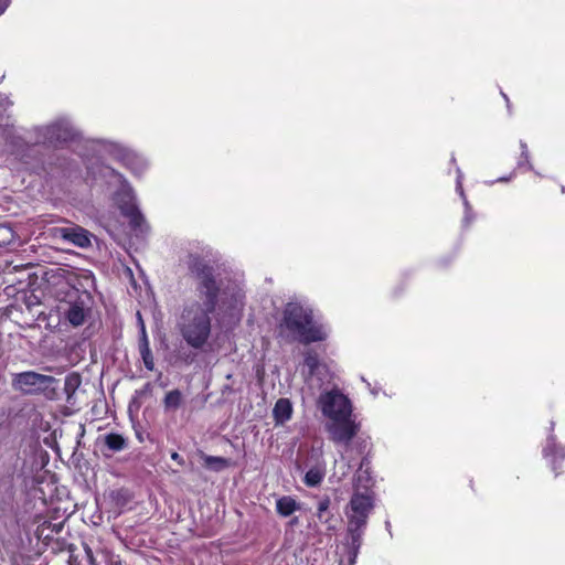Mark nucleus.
<instances>
[{"mask_svg": "<svg viewBox=\"0 0 565 565\" xmlns=\"http://www.w3.org/2000/svg\"><path fill=\"white\" fill-rule=\"evenodd\" d=\"M188 267L199 280L198 289L204 295L205 300L203 303L195 301L185 306L180 316L178 328L189 347L206 352L211 348V315L215 310L220 288L213 275V267L200 256L190 255Z\"/></svg>", "mask_w": 565, "mask_h": 565, "instance_id": "obj_1", "label": "nucleus"}, {"mask_svg": "<svg viewBox=\"0 0 565 565\" xmlns=\"http://www.w3.org/2000/svg\"><path fill=\"white\" fill-rule=\"evenodd\" d=\"M280 327L288 330L295 340L306 344L326 339L322 327L313 321L312 310L298 302L286 305Z\"/></svg>", "mask_w": 565, "mask_h": 565, "instance_id": "obj_2", "label": "nucleus"}, {"mask_svg": "<svg viewBox=\"0 0 565 565\" xmlns=\"http://www.w3.org/2000/svg\"><path fill=\"white\" fill-rule=\"evenodd\" d=\"M30 136L34 145L56 147L60 143L74 139L75 131L70 122L62 120L43 127H35Z\"/></svg>", "mask_w": 565, "mask_h": 565, "instance_id": "obj_3", "label": "nucleus"}, {"mask_svg": "<svg viewBox=\"0 0 565 565\" xmlns=\"http://www.w3.org/2000/svg\"><path fill=\"white\" fill-rule=\"evenodd\" d=\"M317 405L329 420L353 413L350 398L337 387L321 392Z\"/></svg>", "mask_w": 565, "mask_h": 565, "instance_id": "obj_4", "label": "nucleus"}, {"mask_svg": "<svg viewBox=\"0 0 565 565\" xmlns=\"http://www.w3.org/2000/svg\"><path fill=\"white\" fill-rule=\"evenodd\" d=\"M326 430L331 441L348 447L360 430V423L352 415H345L329 420Z\"/></svg>", "mask_w": 565, "mask_h": 565, "instance_id": "obj_5", "label": "nucleus"}, {"mask_svg": "<svg viewBox=\"0 0 565 565\" xmlns=\"http://www.w3.org/2000/svg\"><path fill=\"white\" fill-rule=\"evenodd\" d=\"M54 382L53 376L25 371L13 375L12 386L22 394L35 395L46 391Z\"/></svg>", "mask_w": 565, "mask_h": 565, "instance_id": "obj_6", "label": "nucleus"}, {"mask_svg": "<svg viewBox=\"0 0 565 565\" xmlns=\"http://www.w3.org/2000/svg\"><path fill=\"white\" fill-rule=\"evenodd\" d=\"M120 195L118 204L121 214L129 220V224L135 231L143 232L146 220L136 204L132 190L130 188L124 189Z\"/></svg>", "mask_w": 565, "mask_h": 565, "instance_id": "obj_7", "label": "nucleus"}, {"mask_svg": "<svg viewBox=\"0 0 565 565\" xmlns=\"http://www.w3.org/2000/svg\"><path fill=\"white\" fill-rule=\"evenodd\" d=\"M71 297V300L66 302V307L63 309V315L66 321L73 327H79L85 322L87 315L89 313V307L87 303L88 295H79L78 290H75Z\"/></svg>", "mask_w": 565, "mask_h": 565, "instance_id": "obj_8", "label": "nucleus"}, {"mask_svg": "<svg viewBox=\"0 0 565 565\" xmlns=\"http://www.w3.org/2000/svg\"><path fill=\"white\" fill-rule=\"evenodd\" d=\"M367 523L348 520L345 548L348 553V564L355 565L360 548L363 542V535Z\"/></svg>", "mask_w": 565, "mask_h": 565, "instance_id": "obj_9", "label": "nucleus"}, {"mask_svg": "<svg viewBox=\"0 0 565 565\" xmlns=\"http://www.w3.org/2000/svg\"><path fill=\"white\" fill-rule=\"evenodd\" d=\"M373 510V500L369 494L355 492L350 500L348 520L367 523L370 513Z\"/></svg>", "mask_w": 565, "mask_h": 565, "instance_id": "obj_10", "label": "nucleus"}, {"mask_svg": "<svg viewBox=\"0 0 565 565\" xmlns=\"http://www.w3.org/2000/svg\"><path fill=\"white\" fill-rule=\"evenodd\" d=\"M109 150L116 154L119 159H121L127 167L131 169L135 173H141L146 168V162L138 158L137 156L129 153L121 149L119 146L115 143H108Z\"/></svg>", "mask_w": 565, "mask_h": 565, "instance_id": "obj_11", "label": "nucleus"}, {"mask_svg": "<svg viewBox=\"0 0 565 565\" xmlns=\"http://www.w3.org/2000/svg\"><path fill=\"white\" fill-rule=\"evenodd\" d=\"M62 238L73 243L78 247H88L90 238L88 232L82 227H64L60 230Z\"/></svg>", "mask_w": 565, "mask_h": 565, "instance_id": "obj_12", "label": "nucleus"}, {"mask_svg": "<svg viewBox=\"0 0 565 565\" xmlns=\"http://www.w3.org/2000/svg\"><path fill=\"white\" fill-rule=\"evenodd\" d=\"M543 454L544 457L552 458L551 465L554 470H556V462H561L565 458V449L556 444V437L553 434L547 437Z\"/></svg>", "mask_w": 565, "mask_h": 565, "instance_id": "obj_13", "label": "nucleus"}, {"mask_svg": "<svg viewBox=\"0 0 565 565\" xmlns=\"http://www.w3.org/2000/svg\"><path fill=\"white\" fill-rule=\"evenodd\" d=\"M292 404L288 398H279L273 409V417L276 425H284L292 416Z\"/></svg>", "mask_w": 565, "mask_h": 565, "instance_id": "obj_14", "label": "nucleus"}, {"mask_svg": "<svg viewBox=\"0 0 565 565\" xmlns=\"http://www.w3.org/2000/svg\"><path fill=\"white\" fill-rule=\"evenodd\" d=\"M139 353L141 355L145 367L148 371H152L154 369V360L149 345V339L145 324L141 326V332L139 337Z\"/></svg>", "mask_w": 565, "mask_h": 565, "instance_id": "obj_15", "label": "nucleus"}, {"mask_svg": "<svg viewBox=\"0 0 565 565\" xmlns=\"http://www.w3.org/2000/svg\"><path fill=\"white\" fill-rule=\"evenodd\" d=\"M300 509V504L290 495H284L276 501V511L280 516H290Z\"/></svg>", "mask_w": 565, "mask_h": 565, "instance_id": "obj_16", "label": "nucleus"}, {"mask_svg": "<svg viewBox=\"0 0 565 565\" xmlns=\"http://www.w3.org/2000/svg\"><path fill=\"white\" fill-rule=\"evenodd\" d=\"M104 444L111 454L122 451L128 447L127 439L116 433L106 434L104 436Z\"/></svg>", "mask_w": 565, "mask_h": 565, "instance_id": "obj_17", "label": "nucleus"}, {"mask_svg": "<svg viewBox=\"0 0 565 565\" xmlns=\"http://www.w3.org/2000/svg\"><path fill=\"white\" fill-rule=\"evenodd\" d=\"M305 366L308 369V376L313 377L316 372L324 370V363H321L316 351L308 350L305 352Z\"/></svg>", "mask_w": 565, "mask_h": 565, "instance_id": "obj_18", "label": "nucleus"}, {"mask_svg": "<svg viewBox=\"0 0 565 565\" xmlns=\"http://www.w3.org/2000/svg\"><path fill=\"white\" fill-rule=\"evenodd\" d=\"M183 402V394L180 390L169 391L163 398V407L166 412L177 411Z\"/></svg>", "mask_w": 565, "mask_h": 565, "instance_id": "obj_19", "label": "nucleus"}, {"mask_svg": "<svg viewBox=\"0 0 565 565\" xmlns=\"http://www.w3.org/2000/svg\"><path fill=\"white\" fill-rule=\"evenodd\" d=\"M333 375L330 372L327 364H324L323 371H317L313 377L308 376L307 383L310 388L313 386V382H318V388H321L323 385L330 384L332 382Z\"/></svg>", "mask_w": 565, "mask_h": 565, "instance_id": "obj_20", "label": "nucleus"}, {"mask_svg": "<svg viewBox=\"0 0 565 565\" xmlns=\"http://www.w3.org/2000/svg\"><path fill=\"white\" fill-rule=\"evenodd\" d=\"M204 466L213 471H222L230 466V460L217 456H204Z\"/></svg>", "mask_w": 565, "mask_h": 565, "instance_id": "obj_21", "label": "nucleus"}, {"mask_svg": "<svg viewBox=\"0 0 565 565\" xmlns=\"http://www.w3.org/2000/svg\"><path fill=\"white\" fill-rule=\"evenodd\" d=\"M323 477V470L320 468H311L306 472L303 481L308 487H317L321 483Z\"/></svg>", "mask_w": 565, "mask_h": 565, "instance_id": "obj_22", "label": "nucleus"}, {"mask_svg": "<svg viewBox=\"0 0 565 565\" xmlns=\"http://www.w3.org/2000/svg\"><path fill=\"white\" fill-rule=\"evenodd\" d=\"M330 499L328 497L321 499L317 508V518L320 522L328 524L331 515L329 513Z\"/></svg>", "mask_w": 565, "mask_h": 565, "instance_id": "obj_23", "label": "nucleus"}, {"mask_svg": "<svg viewBox=\"0 0 565 565\" xmlns=\"http://www.w3.org/2000/svg\"><path fill=\"white\" fill-rule=\"evenodd\" d=\"M15 239V233L9 224H0V247L10 245Z\"/></svg>", "mask_w": 565, "mask_h": 565, "instance_id": "obj_24", "label": "nucleus"}, {"mask_svg": "<svg viewBox=\"0 0 565 565\" xmlns=\"http://www.w3.org/2000/svg\"><path fill=\"white\" fill-rule=\"evenodd\" d=\"M457 172H458V177H457V190L459 191L460 195L463 198V203H465V206H466L465 223H466V224H468V223L470 222V218H469V210H470V206H469V203H468V201L466 200L465 194H463V190H462V185H461V178H462V174H461L460 169H457Z\"/></svg>", "mask_w": 565, "mask_h": 565, "instance_id": "obj_25", "label": "nucleus"}, {"mask_svg": "<svg viewBox=\"0 0 565 565\" xmlns=\"http://www.w3.org/2000/svg\"><path fill=\"white\" fill-rule=\"evenodd\" d=\"M520 147H521L522 152H521V160L518 163L519 167H521L525 162L527 164V168L532 169L526 143L524 141H520Z\"/></svg>", "mask_w": 565, "mask_h": 565, "instance_id": "obj_26", "label": "nucleus"}, {"mask_svg": "<svg viewBox=\"0 0 565 565\" xmlns=\"http://www.w3.org/2000/svg\"><path fill=\"white\" fill-rule=\"evenodd\" d=\"M367 463H369L367 459L363 458L362 461H361L360 468L358 470L356 481L361 482L362 479H364V478H365L366 481L370 480V476H369L367 470H363V467L367 466Z\"/></svg>", "mask_w": 565, "mask_h": 565, "instance_id": "obj_27", "label": "nucleus"}, {"mask_svg": "<svg viewBox=\"0 0 565 565\" xmlns=\"http://www.w3.org/2000/svg\"><path fill=\"white\" fill-rule=\"evenodd\" d=\"M79 384V379L77 375H71V376H67L66 377V381H65V390L68 392V391H74L75 387Z\"/></svg>", "mask_w": 565, "mask_h": 565, "instance_id": "obj_28", "label": "nucleus"}, {"mask_svg": "<svg viewBox=\"0 0 565 565\" xmlns=\"http://www.w3.org/2000/svg\"><path fill=\"white\" fill-rule=\"evenodd\" d=\"M84 552H85V555H84L83 559H85V562L88 565H96V561H95L93 551L87 544H84Z\"/></svg>", "mask_w": 565, "mask_h": 565, "instance_id": "obj_29", "label": "nucleus"}, {"mask_svg": "<svg viewBox=\"0 0 565 565\" xmlns=\"http://www.w3.org/2000/svg\"><path fill=\"white\" fill-rule=\"evenodd\" d=\"M83 558H79V555L74 554L72 550L70 551L68 565H83Z\"/></svg>", "mask_w": 565, "mask_h": 565, "instance_id": "obj_30", "label": "nucleus"}, {"mask_svg": "<svg viewBox=\"0 0 565 565\" xmlns=\"http://www.w3.org/2000/svg\"><path fill=\"white\" fill-rule=\"evenodd\" d=\"M10 0H0V15L4 12L9 6Z\"/></svg>", "mask_w": 565, "mask_h": 565, "instance_id": "obj_31", "label": "nucleus"}, {"mask_svg": "<svg viewBox=\"0 0 565 565\" xmlns=\"http://www.w3.org/2000/svg\"><path fill=\"white\" fill-rule=\"evenodd\" d=\"M171 458H172L174 461H181V457H180V455H179L178 452H173V454L171 455Z\"/></svg>", "mask_w": 565, "mask_h": 565, "instance_id": "obj_32", "label": "nucleus"}, {"mask_svg": "<svg viewBox=\"0 0 565 565\" xmlns=\"http://www.w3.org/2000/svg\"><path fill=\"white\" fill-rule=\"evenodd\" d=\"M501 95H502V97L504 98V100L507 102V106H508V108H510V99H509V97H508V96H507V94H504L503 92H501Z\"/></svg>", "mask_w": 565, "mask_h": 565, "instance_id": "obj_33", "label": "nucleus"}, {"mask_svg": "<svg viewBox=\"0 0 565 565\" xmlns=\"http://www.w3.org/2000/svg\"><path fill=\"white\" fill-rule=\"evenodd\" d=\"M137 316H138V322H140V327H141V326H142V324H145V323H143V321H142V319H141V315H140V312H138V313H137Z\"/></svg>", "mask_w": 565, "mask_h": 565, "instance_id": "obj_34", "label": "nucleus"}, {"mask_svg": "<svg viewBox=\"0 0 565 565\" xmlns=\"http://www.w3.org/2000/svg\"><path fill=\"white\" fill-rule=\"evenodd\" d=\"M385 526H386L387 531L391 533V523H390V521L385 522Z\"/></svg>", "mask_w": 565, "mask_h": 565, "instance_id": "obj_35", "label": "nucleus"}, {"mask_svg": "<svg viewBox=\"0 0 565 565\" xmlns=\"http://www.w3.org/2000/svg\"><path fill=\"white\" fill-rule=\"evenodd\" d=\"M104 170L106 171V172H105V174H106L107 172H114V170H113V169H110L109 167H105V168H104Z\"/></svg>", "mask_w": 565, "mask_h": 565, "instance_id": "obj_36", "label": "nucleus"}, {"mask_svg": "<svg viewBox=\"0 0 565 565\" xmlns=\"http://www.w3.org/2000/svg\"><path fill=\"white\" fill-rule=\"evenodd\" d=\"M290 523H291L292 525L297 524V523H298V518L292 519V520L290 521Z\"/></svg>", "mask_w": 565, "mask_h": 565, "instance_id": "obj_37", "label": "nucleus"}, {"mask_svg": "<svg viewBox=\"0 0 565 565\" xmlns=\"http://www.w3.org/2000/svg\"><path fill=\"white\" fill-rule=\"evenodd\" d=\"M554 425H555V423H554V422H551V429H552V430L554 429Z\"/></svg>", "mask_w": 565, "mask_h": 565, "instance_id": "obj_38", "label": "nucleus"}, {"mask_svg": "<svg viewBox=\"0 0 565 565\" xmlns=\"http://www.w3.org/2000/svg\"><path fill=\"white\" fill-rule=\"evenodd\" d=\"M562 192L565 193V186H562Z\"/></svg>", "mask_w": 565, "mask_h": 565, "instance_id": "obj_39", "label": "nucleus"}]
</instances>
